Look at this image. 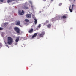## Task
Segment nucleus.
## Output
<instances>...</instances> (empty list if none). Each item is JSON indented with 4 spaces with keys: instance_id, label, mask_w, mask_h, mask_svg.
Returning a JSON list of instances; mask_svg holds the SVG:
<instances>
[{
    "instance_id": "f257e3e1",
    "label": "nucleus",
    "mask_w": 76,
    "mask_h": 76,
    "mask_svg": "<svg viewBox=\"0 0 76 76\" xmlns=\"http://www.w3.org/2000/svg\"><path fill=\"white\" fill-rule=\"evenodd\" d=\"M13 39L11 37H9L7 38V43L9 44H12Z\"/></svg>"
},
{
    "instance_id": "f03ea898",
    "label": "nucleus",
    "mask_w": 76,
    "mask_h": 76,
    "mask_svg": "<svg viewBox=\"0 0 76 76\" xmlns=\"http://www.w3.org/2000/svg\"><path fill=\"white\" fill-rule=\"evenodd\" d=\"M14 29L15 31H16L17 33H18V34H19L20 32V30L19 29V28L17 27H15L14 28Z\"/></svg>"
},
{
    "instance_id": "7ed1b4c3",
    "label": "nucleus",
    "mask_w": 76,
    "mask_h": 76,
    "mask_svg": "<svg viewBox=\"0 0 76 76\" xmlns=\"http://www.w3.org/2000/svg\"><path fill=\"white\" fill-rule=\"evenodd\" d=\"M18 13L20 15H23V14H24V13H25V12H24V10H22V12H21V11L20 10H19L18 11Z\"/></svg>"
},
{
    "instance_id": "20e7f679",
    "label": "nucleus",
    "mask_w": 76,
    "mask_h": 76,
    "mask_svg": "<svg viewBox=\"0 0 76 76\" xmlns=\"http://www.w3.org/2000/svg\"><path fill=\"white\" fill-rule=\"evenodd\" d=\"M74 5H72V7L71 8V6H70L69 7V10H70L71 13H72V10H73V6H74Z\"/></svg>"
},
{
    "instance_id": "39448f33",
    "label": "nucleus",
    "mask_w": 76,
    "mask_h": 76,
    "mask_svg": "<svg viewBox=\"0 0 76 76\" xmlns=\"http://www.w3.org/2000/svg\"><path fill=\"white\" fill-rule=\"evenodd\" d=\"M45 34V32L44 31H43L41 32V34H39V36L40 37H43L44 35Z\"/></svg>"
},
{
    "instance_id": "423d86ee",
    "label": "nucleus",
    "mask_w": 76,
    "mask_h": 76,
    "mask_svg": "<svg viewBox=\"0 0 76 76\" xmlns=\"http://www.w3.org/2000/svg\"><path fill=\"white\" fill-rule=\"evenodd\" d=\"M26 16L29 19V18H31L32 17V15L31 14H27L26 15Z\"/></svg>"
},
{
    "instance_id": "0eeeda50",
    "label": "nucleus",
    "mask_w": 76,
    "mask_h": 76,
    "mask_svg": "<svg viewBox=\"0 0 76 76\" xmlns=\"http://www.w3.org/2000/svg\"><path fill=\"white\" fill-rule=\"evenodd\" d=\"M67 16H68L67 14H65L62 16V18L63 19H66V18H67Z\"/></svg>"
},
{
    "instance_id": "6e6552de",
    "label": "nucleus",
    "mask_w": 76,
    "mask_h": 76,
    "mask_svg": "<svg viewBox=\"0 0 76 76\" xmlns=\"http://www.w3.org/2000/svg\"><path fill=\"white\" fill-rule=\"evenodd\" d=\"M19 38H20V37L19 36L17 37L16 39L15 40V41L16 42H18L19 41Z\"/></svg>"
},
{
    "instance_id": "1a4fd4ad",
    "label": "nucleus",
    "mask_w": 76,
    "mask_h": 76,
    "mask_svg": "<svg viewBox=\"0 0 76 76\" xmlns=\"http://www.w3.org/2000/svg\"><path fill=\"white\" fill-rule=\"evenodd\" d=\"M20 25V22L19 21H18L16 23V25Z\"/></svg>"
},
{
    "instance_id": "9d476101",
    "label": "nucleus",
    "mask_w": 76,
    "mask_h": 76,
    "mask_svg": "<svg viewBox=\"0 0 76 76\" xmlns=\"http://www.w3.org/2000/svg\"><path fill=\"white\" fill-rule=\"evenodd\" d=\"M23 9H29V7H27V6L25 5L24 6Z\"/></svg>"
},
{
    "instance_id": "9b49d317",
    "label": "nucleus",
    "mask_w": 76,
    "mask_h": 76,
    "mask_svg": "<svg viewBox=\"0 0 76 76\" xmlns=\"http://www.w3.org/2000/svg\"><path fill=\"white\" fill-rule=\"evenodd\" d=\"M33 32V29L31 28L28 31L29 33H32Z\"/></svg>"
},
{
    "instance_id": "f8f14e48",
    "label": "nucleus",
    "mask_w": 76,
    "mask_h": 76,
    "mask_svg": "<svg viewBox=\"0 0 76 76\" xmlns=\"http://www.w3.org/2000/svg\"><path fill=\"white\" fill-rule=\"evenodd\" d=\"M47 26L48 28H50L51 26V24H49L47 25Z\"/></svg>"
},
{
    "instance_id": "ddd939ff",
    "label": "nucleus",
    "mask_w": 76,
    "mask_h": 76,
    "mask_svg": "<svg viewBox=\"0 0 76 76\" xmlns=\"http://www.w3.org/2000/svg\"><path fill=\"white\" fill-rule=\"evenodd\" d=\"M34 23L35 25L37 24V20L36 18L34 19Z\"/></svg>"
},
{
    "instance_id": "4468645a",
    "label": "nucleus",
    "mask_w": 76,
    "mask_h": 76,
    "mask_svg": "<svg viewBox=\"0 0 76 76\" xmlns=\"http://www.w3.org/2000/svg\"><path fill=\"white\" fill-rule=\"evenodd\" d=\"M56 18H52V22H54V21H56Z\"/></svg>"
},
{
    "instance_id": "2eb2a0df",
    "label": "nucleus",
    "mask_w": 76,
    "mask_h": 76,
    "mask_svg": "<svg viewBox=\"0 0 76 76\" xmlns=\"http://www.w3.org/2000/svg\"><path fill=\"white\" fill-rule=\"evenodd\" d=\"M25 21L26 22H29V20L28 19H26L25 20Z\"/></svg>"
},
{
    "instance_id": "dca6fc26",
    "label": "nucleus",
    "mask_w": 76,
    "mask_h": 76,
    "mask_svg": "<svg viewBox=\"0 0 76 76\" xmlns=\"http://www.w3.org/2000/svg\"><path fill=\"white\" fill-rule=\"evenodd\" d=\"M7 2L8 3H9L10 2H12V0H8Z\"/></svg>"
},
{
    "instance_id": "f3484780",
    "label": "nucleus",
    "mask_w": 76,
    "mask_h": 76,
    "mask_svg": "<svg viewBox=\"0 0 76 76\" xmlns=\"http://www.w3.org/2000/svg\"><path fill=\"white\" fill-rule=\"evenodd\" d=\"M38 35V34H37V33H35L34 34V35L36 37L37 35Z\"/></svg>"
},
{
    "instance_id": "a211bd4d",
    "label": "nucleus",
    "mask_w": 76,
    "mask_h": 76,
    "mask_svg": "<svg viewBox=\"0 0 76 76\" xmlns=\"http://www.w3.org/2000/svg\"><path fill=\"white\" fill-rule=\"evenodd\" d=\"M29 3L31 4V5H32V1H29Z\"/></svg>"
},
{
    "instance_id": "6ab92c4d",
    "label": "nucleus",
    "mask_w": 76,
    "mask_h": 76,
    "mask_svg": "<svg viewBox=\"0 0 76 76\" xmlns=\"http://www.w3.org/2000/svg\"><path fill=\"white\" fill-rule=\"evenodd\" d=\"M3 28L0 27V31H1V30H3Z\"/></svg>"
},
{
    "instance_id": "aec40b11",
    "label": "nucleus",
    "mask_w": 76,
    "mask_h": 76,
    "mask_svg": "<svg viewBox=\"0 0 76 76\" xmlns=\"http://www.w3.org/2000/svg\"><path fill=\"white\" fill-rule=\"evenodd\" d=\"M5 25H8V23L7 22L5 23Z\"/></svg>"
},
{
    "instance_id": "412c9836",
    "label": "nucleus",
    "mask_w": 76,
    "mask_h": 76,
    "mask_svg": "<svg viewBox=\"0 0 76 76\" xmlns=\"http://www.w3.org/2000/svg\"><path fill=\"white\" fill-rule=\"evenodd\" d=\"M34 37H35L34 35H33L32 36V38H34Z\"/></svg>"
},
{
    "instance_id": "4be33fe9",
    "label": "nucleus",
    "mask_w": 76,
    "mask_h": 76,
    "mask_svg": "<svg viewBox=\"0 0 76 76\" xmlns=\"http://www.w3.org/2000/svg\"><path fill=\"white\" fill-rule=\"evenodd\" d=\"M41 24H39L38 26V27L39 28H41Z\"/></svg>"
},
{
    "instance_id": "5701e85b",
    "label": "nucleus",
    "mask_w": 76,
    "mask_h": 76,
    "mask_svg": "<svg viewBox=\"0 0 76 76\" xmlns=\"http://www.w3.org/2000/svg\"><path fill=\"white\" fill-rule=\"evenodd\" d=\"M4 0H0L1 2H3Z\"/></svg>"
},
{
    "instance_id": "b1692460",
    "label": "nucleus",
    "mask_w": 76,
    "mask_h": 76,
    "mask_svg": "<svg viewBox=\"0 0 76 76\" xmlns=\"http://www.w3.org/2000/svg\"><path fill=\"white\" fill-rule=\"evenodd\" d=\"M59 6H61V5H62V3H60L59 4Z\"/></svg>"
},
{
    "instance_id": "393cba45",
    "label": "nucleus",
    "mask_w": 76,
    "mask_h": 76,
    "mask_svg": "<svg viewBox=\"0 0 76 76\" xmlns=\"http://www.w3.org/2000/svg\"><path fill=\"white\" fill-rule=\"evenodd\" d=\"M31 5V8H33V7H34V6L33 5H32V4Z\"/></svg>"
},
{
    "instance_id": "a878e982",
    "label": "nucleus",
    "mask_w": 76,
    "mask_h": 76,
    "mask_svg": "<svg viewBox=\"0 0 76 76\" xmlns=\"http://www.w3.org/2000/svg\"><path fill=\"white\" fill-rule=\"evenodd\" d=\"M46 22V23H48V22H49V21L48 20H47Z\"/></svg>"
},
{
    "instance_id": "bb28decb",
    "label": "nucleus",
    "mask_w": 76,
    "mask_h": 76,
    "mask_svg": "<svg viewBox=\"0 0 76 76\" xmlns=\"http://www.w3.org/2000/svg\"><path fill=\"white\" fill-rule=\"evenodd\" d=\"M27 4V2H26L25 4V5H26Z\"/></svg>"
},
{
    "instance_id": "cd10ccee",
    "label": "nucleus",
    "mask_w": 76,
    "mask_h": 76,
    "mask_svg": "<svg viewBox=\"0 0 76 76\" xmlns=\"http://www.w3.org/2000/svg\"><path fill=\"white\" fill-rule=\"evenodd\" d=\"M15 0H11L12 1H15Z\"/></svg>"
},
{
    "instance_id": "c85d7f7f",
    "label": "nucleus",
    "mask_w": 76,
    "mask_h": 76,
    "mask_svg": "<svg viewBox=\"0 0 76 76\" xmlns=\"http://www.w3.org/2000/svg\"><path fill=\"white\" fill-rule=\"evenodd\" d=\"M54 0H51V1H53Z\"/></svg>"
},
{
    "instance_id": "c756f323",
    "label": "nucleus",
    "mask_w": 76,
    "mask_h": 76,
    "mask_svg": "<svg viewBox=\"0 0 76 76\" xmlns=\"http://www.w3.org/2000/svg\"><path fill=\"white\" fill-rule=\"evenodd\" d=\"M44 1H46V0H43Z\"/></svg>"
}]
</instances>
